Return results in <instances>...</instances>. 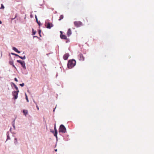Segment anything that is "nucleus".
<instances>
[{
    "label": "nucleus",
    "mask_w": 154,
    "mask_h": 154,
    "mask_svg": "<svg viewBox=\"0 0 154 154\" xmlns=\"http://www.w3.org/2000/svg\"><path fill=\"white\" fill-rule=\"evenodd\" d=\"M54 131H57L56 128V124H55L54 126Z\"/></svg>",
    "instance_id": "nucleus-23"
},
{
    "label": "nucleus",
    "mask_w": 154,
    "mask_h": 154,
    "mask_svg": "<svg viewBox=\"0 0 154 154\" xmlns=\"http://www.w3.org/2000/svg\"><path fill=\"white\" fill-rule=\"evenodd\" d=\"M2 21H0V24H2Z\"/></svg>",
    "instance_id": "nucleus-31"
},
{
    "label": "nucleus",
    "mask_w": 154,
    "mask_h": 154,
    "mask_svg": "<svg viewBox=\"0 0 154 154\" xmlns=\"http://www.w3.org/2000/svg\"><path fill=\"white\" fill-rule=\"evenodd\" d=\"M79 60L82 61H83L85 60V57L83 56L82 54H80L79 55Z\"/></svg>",
    "instance_id": "nucleus-7"
},
{
    "label": "nucleus",
    "mask_w": 154,
    "mask_h": 154,
    "mask_svg": "<svg viewBox=\"0 0 154 154\" xmlns=\"http://www.w3.org/2000/svg\"><path fill=\"white\" fill-rule=\"evenodd\" d=\"M46 24H47L46 27L48 29H50L53 26V24L51 23L48 22Z\"/></svg>",
    "instance_id": "nucleus-6"
},
{
    "label": "nucleus",
    "mask_w": 154,
    "mask_h": 154,
    "mask_svg": "<svg viewBox=\"0 0 154 154\" xmlns=\"http://www.w3.org/2000/svg\"><path fill=\"white\" fill-rule=\"evenodd\" d=\"M69 55L68 53L65 54L63 56V59L65 60H67L68 58Z\"/></svg>",
    "instance_id": "nucleus-8"
},
{
    "label": "nucleus",
    "mask_w": 154,
    "mask_h": 154,
    "mask_svg": "<svg viewBox=\"0 0 154 154\" xmlns=\"http://www.w3.org/2000/svg\"><path fill=\"white\" fill-rule=\"evenodd\" d=\"M23 112L24 115L26 116L28 114V111L27 110L24 109L23 110Z\"/></svg>",
    "instance_id": "nucleus-12"
},
{
    "label": "nucleus",
    "mask_w": 154,
    "mask_h": 154,
    "mask_svg": "<svg viewBox=\"0 0 154 154\" xmlns=\"http://www.w3.org/2000/svg\"><path fill=\"white\" fill-rule=\"evenodd\" d=\"M76 62L74 60H70L69 61L67 66L69 69H71L76 64Z\"/></svg>",
    "instance_id": "nucleus-1"
},
{
    "label": "nucleus",
    "mask_w": 154,
    "mask_h": 154,
    "mask_svg": "<svg viewBox=\"0 0 154 154\" xmlns=\"http://www.w3.org/2000/svg\"><path fill=\"white\" fill-rule=\"evenodd\" d=\"M57 131H54V136H55L56 138H57Z\"/></svg>",
    "instance_id": "nucleus-14"
},
{
    "label": "nucleus",
    "mask_w": 154,
    "mask_h": 154,
    "mask_svg": "<svg viewBox=\"0 0 154 154\" xmlns=\"http://www.w3.org/2000/svg\"><path fill=\"white\" fill-rule=\"evenodd\" d=\"M14 80L16 82H18V80H17V78H14Z\"/></svg>",
    "instance_id": "nucleus-27"
},
{
    "label": "nucleus",
    "mask_w": 154,
    "mask_h": 154,
    "mask_svg": "<svg viewBox=\"0 0 154 154\" xmlns=\"http://www.w3.org/2000/svg\"><path fill=\"white\" fill-rule=\"evenodd\" d=\"M32 35H34L36 34V31H34V29H32Z\"/></svg>",
    "instance_id": "nucleus-17"
},
{
    "label": "nucleus",
    "mask_w": 154,
    "mask_h": 154,
    "mask_svg": "<svg viewBox=\"0 0 154 154\" xmlns=\"http://www.w3.org/2000/svg\"><path fill=\"white\" fill-rule=\"evenodd\" d=\"M20 85L21 87H23L24 85V83L20 84Z\"/></svg>",
    "instance_id": "nucleus-24"
},
{
    "label": "nucleus",
    "mask_w": 154,
    "mask_h": 154,
    "mask_svg": "<svg viewBox=\"0 0 154 154\" xmlns=\"http://www.w3.org/2000/svg\"><path fill=\"white\" fill-rule=\"evenodd\" d=\"M55 109H54V110H53L54 112V111Z\"/></svg>",
    "instance_id": "nucleus-33"
},
{
    "label": "nucleus",
    "mask_w": 154,
    "mask_h": 154,
    "mask_svg": "<svg viewBox=\"0 0 154 154\" xmlns=\"http://www.w3.org/2000/svg\"><path fill=\"white\" fill-rule=\"evenodd\" d=\"M60 38L62 39H64L65 40H68V39L67 38L66 36L64 35H60Z\"/></svg>",
    "instance_id": "nucleus-10"
},
{
    "label": "nucleus",
    "mask_w": 154,
    "mask_h": 154,
    "mask_svg": "<svg viewBox=\"0 0 154 154\" xmlns=\"http://www.w3.org/2000/svg\"><path fill=\"white\" fill-rule=\"evenodd\" d=\"M55 151H57V149H55Z\"/></svg>",
    "instance_id": "nucleus-32"
},
{
    "label": "nucleus",
    "mask_w": 154,
    "mask_h": 154,
    "mask_svg": "<svg viewBox=\"0 0 154 154\" xmlns=\"http://www.w3.org/2000/svg\"><path fill=\"white\" fill-rule=\"evenodd\" d=\"M59 132L65 133L66 132V129L65 127L63 125H61L60 127Z\"/></svg>",
    "instance_id": "nucleus-2"
},
{
    "label": "nucleus",
    "mask_w": 154,
    "mask_h": 154,
    "mask_svg": "<svg viewBox=\"0 0 154 154\" xmlns=\"http://www.w3.org/2000/svg\"><path fill=\"white\" fill-rule=\"evenodd\" d=\"M63 18V15H60L59 19V20L60 21Z\"/></svg>",
    "instance_id": "nucleus-15"
},
{
    "label": "nucleus",
    "mask_w": 154,
    "mask_h": 154,
    "mask_svg": "<svg viewBox=\"0 0 154 154\" xmlns=\"http://www.w3.org/2000/svg\"><path fill=\"white\" fill-rule=\"evenodd\" d=\"M19 92V91H14L13 92L12 94L14 96V99H17V95L18 93Z\"/></svg>",
    "instance_id": "nucleus-5"
},
{
    "label": "nucleus",
    "mask_w": 154,
    "mask_h": 154,
    "mask_svg": "<svg viewBox=\"0 0 154 154\" xmlns=\"http://www.w3.org/2000/svg\"><path fill=\"white\" fill-rule=\"evenodd\" d=\"M60 35H63V32H62V31H60Z\"/></svg>",
    "instance_id": "nucleus-29"
},
{
    "label": "nucleus",
    "mask_w": 154,
    "mask_h": 154,
    "mask_svg": "<svg viewBox=\"0 0 154 154\" xmlns=\"http://www.w3.org/2000/svg\"><path fill=\"white\" fill-rule=\"evenodd\" d=\"M14 86L15 88V89L17 90V91H19L18 88L16 86V85H14Z\"/></svg>",
    "instance_id": "nucleus-19"
},
{
    "label": "nucleus",
    "mask_w": 154,
    "mask_h": 154,
    "mask_svg": "<svg viewBox=\"0 0 154 154\" xmlns=\"http://www.w3.org/2000/svg\"><path fill=\"white\" fill-rule=\"evenodd\" d=\"M36 107H37L38 110L39 109L38 107V106L37 105H36Z\"/></svg>",
    "instance_id": "nucleus-28"
},
{
    "label": "nucleus",
    "mask_w": 154,
    "mask_h": 154,
    "mask_svg": "<svg viewBox=\"0 0 154 154\" xmlns=\"http://www.w3.org/2000/svg\"><path fill=\"white\" fill-rule=\"evenodd\" d=\"M17 62L19 63H20L21 64L22 67L24 69H26V68L25 66V63L24 61H22L20 60H17Z\"/></svg>",
    "instance_id": "nucleus-4"
},
{
    "label": "nucleus",
    "mask_w": 154,
    "mask_h": 154,
    "mask_svg": "<svg viewBox=\"0 0 154 154\" xmlns=\"http://www.w3.org/2000/svg\"><path fill=\"white\" fill-rule=\"evenodd\" d=\"M11 54L12 55H15L16 56H17L18 57H19V56L18 55L13 53H11Z\"/></svg>",
    "instance_id": "nucleus-20"
},
{
    "label": "nucleus",
    "mask_w": 154,
    "mask_h": 154,
    "mask_svg": "<svg viewBox=\"0 0 154 154\" xmlns=\"http://www.w3.org/2000/svg\"><path fill=\"white\" fill-rule=\"evenodd\" d=\"M35 18L36 19V20L37 23L38 24L39 26H40L41 25V23L39 21H38L37 17L36 16H35Z\"/></svg>",
    "instance_id": "nucleus-13"
},
{
    "label": "nucleus",
    "mask_w": 154,
    "mask_h": 154,
    "mask_svg": "<svg viewBox=\"0 0 154 154\" xmlns=\"http://www.w3.org/2000/svg\"><path fill=\"white\" fill-rule=\"evenodd\" d=\"M12 49L18 53H20V51H19L18 49L15 47H13Z\"/></svg>",
    "instance_id": "nucleus-11"
},
{
    "label": "nucleus",
    "mask_w": 154,
    "mask_h": 154,
    "mask_svg": "<svg viewBox=\"0 0 154 154\" xmlns=\"http://www.w3.org/2000/svg\"><path fill=\"white\" fill-rule=\"evenodd\" d=\"M19 57L23 60L25 59L26 58V57L25 56H24L23 57H21L19 56Z\"/></svg>",
    "instance_id": "nucleus-18"
},
{
    "label": "nucleus",
    "mask_w": 154,
    "mask_h": 154,
    "mask_svg": "<svg viewBox=\"0 0 154 154\" xmlns=\"http://www.w3.org/2000/svg\"><path fill=\"white\" fill-rule=\"evenodd\" d=\"M26 98L27 100V102H29V100H28V97H27V96L26 95Z\"/></svg>",
    "instance_id": "nucleus-25"
},
{
    "label": "nucleus",
    "mask_w": 154,
    "mask_h": 154,
    "mask_svg": "<svg viewBox=\"0 0 154 154\" xmlns=\"http://www.w3.org/2000/svg\"><path fill=\"white\" fill-rule=\"evenodd\" d=\"M4 7L3 6V4H2L1 5V7L0 9H4Z\"/></svg>",
    "instance_id": "nucleus-22"
},
{
    "label": "nucleus",
    "mask_w": 154,
    "mask_h": 154,
    "mask_svg": "<svg viewBox=\"0 0 154 154\" xmlns=\"http://www.w3.org/2000/svg\"><path fill=\"white\" fill-rule=\"evenodd\" d=\"M10 64L13 66V67L15 68V66L14 65L13 62L12 61H10L9 62Z\"/></svg>",
    "instance_id": "nucleus-16"
},
{
    "label": "nucleus",
    "mask_w": 154,
    "mask_h": 154,
    "mask_svg": "<svg viewBox=\"0 0 154 154\" xmlns=\"http://www.w3.org/2000/svg\"><path fill=\"white\" fill-rule=\"evenodd\" d=\"M35 37L38 38V37L37 36H33V38H34Z\"/></svg>",
    "instance_id": "nucleus-30"
},
{
    "label": "nucleus",
    "mask_w": 154,
    "mask_h": 154,
    "mask_svg": "<svg viewBox=\"0 0 154 154\" xmlns=\"http://www.w3.org/2000/svg\"><path fill=\"white\" fill-rule=\"evenodd\" d=\"M38 32L39 35L40 37H41V30H39L38 31Z\"/></svg>",
    "instance_id": "nucleus-21"
},
{
    "label": "nucleus",
    "mask_w": 154,
    "mask_h": 154,
    "mask_svg": "<svg viewBox=\"0 0 154 154\" xmlns=\"http://www.w3.org/2000/svg\"><path fill=\"white\" fill-rule=\"evenodd\" d=\"M74 23L75 26L76 27H80L82 25V23L80 21H75Z\"/></svg>",
    "instance_id": "nucleus-3"
},
{
    "label": "nucleus",
    "mask_w": 154,
    "mask_h": 154,
    "mask_svg": "<svg viewBox=\"0 0 154 154\" xmlns=\"http://www.w3.org/2000/svg\"><path fill=\"white\" fill-rule=\"evenodd\" d=\"M15 140H17V139L16 138H15Z\"/></svg>",
    "instance_id": "nucleus-34"
},
{
    "label": "nucleus",
    "mask_w": 154,
    "mask_h": 154,
    "mask_svg": "<svg viewBox=\"0 0 154 154\" xmlns=\"http://www.w3.org/2000/svg\"><path fill=\"white\" fill-rule=\"evenodd\" d=\"M72 34V31L70 29H69L67 32V35L68 37H69Z\"/></svg>",
    "instance_id": "nucleus-9"
},
{
    "label": "nucleus",
    "mask_w": 154,
    "mask_h": 154,
    "mask_svg": "<svg viewBox=\"0 0 154 154\" xmlns=\"http://www.w3.org/2000/svg\"><path fill=\"white\" fill-rule=\"evenodd\" d=\"M7 140H8V139H10V138L9 137V136L8 135H7Z\"/></svg>",
    "instance_id": "nucleus-26"
}]
</instances>
